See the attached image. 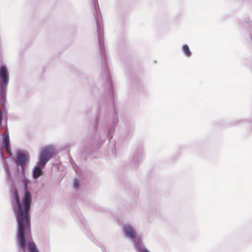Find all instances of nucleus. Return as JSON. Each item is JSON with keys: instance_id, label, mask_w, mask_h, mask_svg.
I'll list each match as a JSON object with an SVG mask.
<instances>
[{"instance_id": "obj_1", "label": "nucleus", "mask_w": 252, "mask_h": 252, "mask_svg": "<svg viewBox=\"0 0 252 252\" xmlns=\"http://www.w3.org/2000/svg\"><path fill=\"white\" fill-rule=\"evenodd\" d=\"M14 212L17 224V239L22 252H39L33 241L31 233L29 212L32 201L31 193L25 189L22 202L17 189L12 190Z\"/></svg>"}, {"instance_id": "obj_2", "label": "nucleus", "mask_w": 252, "mask_h": 252, "mask_svg": "<svg viewBox=\"0 0 252 252\" xmlns=\"http://www.w3.org/2000/svg\"><path fill=\"white\" fill-rule=\"evenodd\" d=\"M54 149L52 146H48L42 150L32 170V177L37 179L43 174V169L47 163L52 158L54 155Z\"/></svg>"}, {"instance_id": "obj_3", "label": "nucleus", "mask_w": 252, "mask_h": 252, "mask_svg": "<svg viewBox=\"0 0 252 252\" xmlns=\"http://www.w3.org/2000/svg\"><path fill=\"white\" fill-rule=\"evenodd\" d=\"M123 230L125 236L132 242L136 252H151L143 245L142 241L137 236L135 228L132 225L129 224H125Z\"/></svg>"}, {"instance_id": "obj_4", "label": "nucleus", "mask_w": 252, "mask_h": 252, "mask_svg": "<svg viewBox=\"0 0 252 252\" xmlns=\"http://www.w3.org/2000/svg\"><path fill=\"white\" fill-rule=\"evenodd\" d=\"M94 4V7H95V3ZM95 9H96V7H95ZM95 11L96 13L94 15V18L97 27L99 50L102 56V63H108L110 62V60L109 57L105 51L102 18L100 13V10H99V13L97 12L96 9H95Z\"/></svg>"}, {"instance_id": "obj_5", "label": "nucleus", "mask_w": 252, "mask_h": 252, "mask_svg": "<svg viewBox=\"0 0 252 252\" xmlns=\"http://www.w3.org/2000/svg\"><path fill=\"white\" fill-rule=\"evenodd\" d=\"M14 162L20 170L22 176H25L26 166L30 162V157L24 153L19 151L16 154V158L14 159Z\"/></svg>"}, {"instance_id": "obj_6", "label": "nucleus", "mask_w": 252, "mask_h": 252, "mask_svg": "<svg viewBox=\"0 0 252 252\" xmlns=\"http://www.w3.org/2000/svg\"><path fill=\"white\" fill-rule=\"evenodd\" d=\"M9 81V73L6 66L4 64L0 65V89H7Z\"/></svg>"}, {"instance_id": "obj_7", "label": "nucleus", "mask_w": 252, "mask_h": 252, "mask_svg": "<svg viewBox=\"0 0 252 252\" xmlns=\"http://www.w3.org/2000/svg\"><path fill=\"white\" fill-rule=\"evenodd\" d=\"M103 68L108 92L109 94L110 95L111 97H112V101L114 102V92L113 88L111 77L110 76L109 68L108 64H104Z\"/></svg>"}, {"instance_id": "obj_8", "label": "nucleus", "mask_w": 252, "mask_h": 252, "mask_svg": "<svg viewBox=\"0 0 252 252\" xmlns=\"http://www.w3.org/2000/svg\"><path fill=\"white\" fill-rule=\"evenodd\" d=\"M118 115L117 112L114 110L112 114V126L110 127L108 130L107 133V138L109 140L113 137V133H114L115 127L117 126L118 123Z\"/></svg>"}, {"instance_id": "obj_9", "label": "nucleus", "mask_w": 252, "mask_h": 252, "mask_svg": "<svg viewBox=\"0 0 252 252\" xmlns=\"http://www.w3.org/2000/svg\"><path fill=\"white\" fill-rule=\"evenodd\" d=\"M2 145L4 147L7 148L9 153L10 152V139L7 126H6L4 133L1 135Z\"/></svg>"}, {"instance_id": "obj_10", "label": "nucleus", "mask_w": 252, "mask_h": 252, "mask_svg": "<svg viewBox=\"0 0 252 252\" xmlns=\"http://www.w3.org/2000/svg\"><path fill=\"white\" fill-rule=\"evenodd\" d=\"M3 168L5 172V177L8 182L9 185L11 186L13 183V179L12 177L10 171L9 167L8 164L7 162H5L4 164L3 165Z\"/></svg>"}, {"instance_id": "obj_11", "label": "nucleus", "mask_w": 252, "mask_h": 252, "mask_svg": "<svg viewBox=\"0 0 252 252\" xmlns=\"http://www.w3.org/2000/svg\"><path fill=\"white\" fill-rule=\"evenodd\" d=\"M144 157V153L142 151H137L135 153L133 158V162L135 166H139V164L142 162Z\"/></svg>"}, {"instance_id": "obj_12", "label": "nucleus", "mask_w": 252, "mask_h": 252, "mask_svg": "<svg viewBox=\"0 0 252 252\" xmlns=\"http://www.w3.org/2000/svg\"><path fill=\"white\" fill-rule=\"evenodd\" d=\"M182 51L183 54L187 57H191L192 53L190 51L189 46L187 44H184L182 46Z\"/></svg>"}, {"instance_id": "obj_13", "label": "nucleus", "mask_w": 252, "mask_h": 252, "mask_svg": "<svg viewBox=\"0 0 252 252\" xmlns=\"http://www.w3.org/2000/svg\"><path fill=\"white\" fill-rule=\"evenodd\" d=\"M7 89H3L2 92L0 89V96L1 99L0 100V104L4 106L5 104V100L6 98Z\"/></svg>"}, {"instance_id": "obj_14", "label": "nucleus", "mask_w": 252, "mask_h": 252, "mask_svg": "<svg viewBox=\"0 0 252 252\" xmlns=\"http://www.w3.org/2000/svg\"><path fill=\"white\" fill-rule=\"evenodd\" d=\"M80 185V180L78 179H75L73 182V188L74 189H78Z\"/></svg>"}, {"instance_id": "obj_15", "label": "nucleus", "mask_w": 252, "mask_h": 252, "mask_svg": "<svg viewBox=\"0 0 252 252\" xmlns=\"http://www.w3.org/2000/svg\"><path fill=\"white\" fill-rule=\"evenodd\" d=\"M0 155L1 158L3 160V164H4L5 162H7L6 159L8 158V157H4V154L1 150H0Z\"/></svg>"}, {"instance_id": "obj_16", "label": "nucleus", "mask_w": 252, "mask_h": 252, "mask_svg": "<svg viewBox=\"0 0 252 252\" xmlns=\"http://www.w3.org/2000/svg\"><path fill=\"white\" fill-rule=\"evenodd\" d=\"M23 184L25 188V190L26 189V187L29 183V180L26 179L25 177L23 179Z\"/></svg>"}, {"instance_id": "obj_17", "label": "nucleus", "mask_w": 252, "mask_h": 252, "mask_svg": "<svg viewBox=\"0 0 252 252\" xmlns=\"http://www.w3.org/2000/svg\"><path fill=\"white\" fill-rule=\"evenodd\" d=\"M3 117V113L2 111L0 110V122L2 121Z\"/></svg>"}, {"instance_id": "obj_18", "label": "nucleus", "mask_w": 252, "mask_h": 252, "mask_svg": "<svg viewBox=\"0 0 252 252\" xmlns=\"http://www.w3.org/2000/svg\"><path fill=\"white\" fill-rule=\"evenodd\" d=\"M98 121H99V117H98V116H96L95 118V127H96V126H97Z\"/></svg>"}, {"instance_id": "obj_19", "label": "nucleus", "mask_w": 252, "mask_h": 252, "mask_svg": "<svg viewBox=\"0 0 252 252\" xmlns=\"http://www.w3.org/2000/svg\"><path fill=\"white\" fill-rule=\"evenodd\" d=\"M241 123H242V121L239 122V123H238V124H240Z\"/></svg>"}]
</instances>
